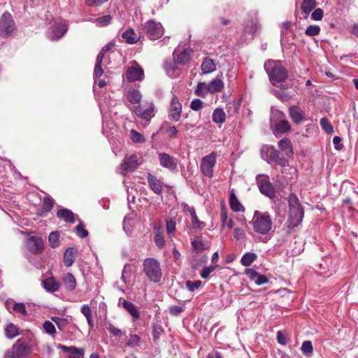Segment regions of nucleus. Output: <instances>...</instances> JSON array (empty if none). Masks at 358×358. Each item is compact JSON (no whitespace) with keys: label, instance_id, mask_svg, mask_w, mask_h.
<instances>
[{"label":"nucleus","instance_id":"obj_34","mask_svg":"<svg viewBox=\"0 0 358 358\" xmlns=\"http://www.w3.org/2000/svg\"><path fill=\"white\" fill-rule=\"evenodd\" d=\"M209 93L214 94L215 92H220L224 87L223 82L218 78L213 79L207 85Z\"/></svg>","mask_w":358,"mask_h":358},{"label":"nucleus","instance_id":"obj_29","mask_svg":"<svg viewBox=\"0 0 358 358\" xmlns=\"http://www.w3.org/2000/svg\"><path fill=\"white\" fill-rule=\"evenodd\" d=\"M77 250L73 247L68 248L64 254V263L67 267L73 265L75 262V255Z\"/></svg>","mask_w":358,"mask_h":358},{"label":"nucleus","instance_id":"obj_58","mask_svg":"<svg viewBox=\"0 0 358 358\" xmlns=\"http://www.w3.org/2000/svg\"><path fill=\"white\" fill-rule=\"evenodd\" d=\"M320 32V27L317 25H310L308 26L306 31V35L308 36H315L319 35Z\"/></svg>","mask_w":358,"mask_h":358},{"label":"nucleus","instance_id":"obj_15","mask_svg":"<svg viewBox=\"0 0 358 358\" xmlns=\"http://www.w3.org/2000/svg\"><path fill=\"white\" fill-rule=\"evenodd\" d=\"M28 250L34 254H39L43 251L44 243L42 238L32 236L28 238L27 241Z\"/></svg>","mask_w":358,"mask_h":358},{"label":"nucleus","instance_id":"obj_3","mask_svg":"<svg viewBox=\"0 0 358 358\" xmlns=\"http://www.w3.org/2000/svg\"><path fill=\"white\" fill-rule=\"evenodd\" d=\"M255 231L259 234L266 235L271 229L272 220L268 213H261L255 210L253 218L250 222Z\"/></svg>","mask_w":358,"mask_h":358},{"label":"nucleus","instance_id":"obj_37","mask_svg":"<svg viewBox=\"0 0 358 358\" xmlns=\"http://www.w3.org/2000/svg\"><path fill=\"white\" fill-rule=\"evenodd\" d=\"M282 90L281 88L280 90L273 89L272 94L282 102L288 101L292 98L293 94Z\"/></svg>","mask_w":358,"mask_h":358},{"label":"nucleus","instance_id":"obj_40","mask_svg":"<svg viewBox=\"0 0 358 358\" xmlns=\"http://www.w3.org/2000/svg\"><path fill=\"white\" fill-rule=\"evenodd\" d=\"M257 255L255 252H248L245 253L241 259V264L244 266H249L256 260Z\"/></svg>","mask_w":358,"mask_h":358},{"label":"nucleus","instance_id":"obj_30","mask_svg":"<svg viewBox=\"0 0 358 358\" xmlns=\"http://www.w3.org/2000/svg\"><path fill=\"white\" fill-rule=\"evenodd\" d=\"M126 99L131 104H138L141 101L142 95L138 90L131 89L127 92Z\"/></svg>","mask_w":358,"mask_h":358},{"label":"nucleus","instance_id":"obj_51","mask_svg":"<svg viewBox=\"0 0 358 358\" xmlns=\"http://www.w3.org/2000/svg\"><path fill=\"white\" fill-rule=\"evenodd\" d=\"M52 320L55 322L58 329L61 331H64L67 325L69 324L68 320L66 318L52 317Z\"/></svg>","mask_w":358,"mask_h":358},{"label":"nucleus","instance_id":"obj_5","mask_svg":"<svg viewBox=\"0 0 358 358\" xmlns=\"http://www.w3.org/2000/svg\"><path fill=\"white\" fill-rule=\"evenodd\" d=\"M261 157L268 164L278 165L285 167L288 164L287 160L274 147L265 145L261 150Z\"/></svg>","mask_w":358,"mask_h":358},{"label":"nucleus","instance_id":"obj_48","mask_svg":"<svg viewBox=\"0 0 358 358\" xmlns=\"http://www.w3.org/2000/svg\"><path fill=\"white\" fill-rule=\"evenodd\" d=\"M320 123L321 127L327 134H331L334 132L333 126L331 125V122H329L327 117H324L321 118Z\"/></svg>","mask_w":358,"mask_h":358},{"label":"nucleus","instance_id":"obj_1","mask_svg":"<svg viewBox=\"0 0 358 358\" xmlns=\"http://www.w3.org/2000/svg\"><path fill=\"white\" fill-rule=\"evenodd\" d=\"M264 68L273 85L281 89L289 88V84L285 83L288 76L287 71L280 61L268 59L264 62Z\"/></svg>","mask_w":358,"mask_h":358},{"label":"nucleus","instance_id":"obj_22","mask_svg":"<svg viewBox=\"0 0 358 358\" xmlns=\"http://www.w3.org/2000/svg\"><path fill=\"white\" fill-rule=\"evenodd\" d=\"M289 116L295 124H299L304 120L303 111L298 106H293L289 109Z\"/></svg>","mask_w":358,"mask_h":358},{"label":"nucleus","instance_id":"obj_7","mask_svg":"<svg viewBox=\"0 0 358 358\" xmlns=\"http://www.w3.org/2000/svg\"><path fill=\"white\" fill-rule=\"evenodd\" d=\"M15 29V23L8 12H5L0 18V36L7 38L13 34Z\"/></svg>","mask_w":358,"mask_h":358},{"label":"nucleus","instance_id":"obj_64","mask_svg":"<svg viewBox=\"0 0 358 358\" xmlns=\"http://www.w3.org/2000/svg\"><path fill=\"white\" fill-rule=\"evenodd\" d=\"M185 310V306H171L169 307V313L173 316H178Z\"/></svg>","mask_w":358,"mask_h":358},{"label":"nucleus","instance_id":"obj_45","mask_svg":"<svg viewBox=\"0 0 358 358\" xmlns=\"http://www.w3.org/2000/svg\"><path fill=\"white\" fill-rule=\"evenodd\" d=\"M275 129L278 133L284 134L291 129V125L287 120H280L276 123Z\"/></svg>","mask_w":358,"mask_h":358},{"label":"nucleus","instance_id":"obj_14","mask_svg":"<svg viewBox=\"0 0 358 358\" xmlns=\"http://www.w3.org/2000/svg\"><path fill=\"white\" fill-rule=\"evenodd\" d=\"M69 25L66 22H56L50 28L49 37L52 40H58L68 31Z\"/></svg>","mask_w":358,"mask_h":358},{"label":"nucleus","instance_id":"obj_38","mask_svg":"<svg viewBox=\"0 0 358 358\" xmlns=\"http://www.w3.org/2000/svg\"><path fill=\"white\" fill-rule=\"evenodd\" d=\"M192 248L196 253H200L208 249V246L201 238H197L191 241Z\"/></svg>","mask_w":358,"mask_h":358},{"label":"nucleus","instance_id":"obj_47","mask_svg":"<svg viewBox=\"0 0 358 358\" xmlns=\"http://www.w3.org/2000/svg\"><path fill=\"white\" fill-rule=\"evenodd\" d=\"M207 85L205 83H199L195 89L194 94L198 96H206L209 93Z\"/></svg>","mask_w":358,"mask_h":358},{"label":"nucleus","instance_id":"obj_20","mask_svg":"<svg viewBox=\"0 0 358 358\" xmlns=\"http://www.w3.org/2000/svg\"><path fill=\"white\" fill-rule=\"evenodd\" d=\"M147 180L150 188L157 195H161L162 193V182L157 178L156 176L148 173Z\"/></svg>","mask_w":358,"mask_h":358},{"label":"nucleus","instance_id":"obj_13","mask_svg":"<svg viewBox=\"0 0 358 358\" xmlns=\"http://www.w3.org/2000/svg\"><path fill=\"white\" fill-rule=\"evenodd\" d=\"M20 358H29L31 353L30 346L22 339H18L10 348Z\"/></svg>","mask_w":358,"mask_h":358},{"label":"nucleus","instance_id":"obj_6","mask_svg":"<svg viewBox=\"0 0 358 358\" xmlns=\"http://www.w3.org/2000/svg\"><path fill=\"white\" fill-rule=\"evenodd\" d=\"M143 31L150 40L155 41L163 36L164 29L160 22L150 20L144 23Z\"/></svg>","mask_w":358,"mask_h":358},{"label":"nucleus","instance_id":"obj_11","mask_svg":"<svg viewBox=\"0 0 358 358\" xmlns=\"http://www.w3.org/2000/svg\"><path fill=\"white\" fill-rule=\"evenodd\" d=\"M155 105L150 103L147 106L145 105H139L134 107L133 112L141 119L144 120L148 124L150 120L155 116Z\"/></svg>","mask_w":358,"mask_h":358},{"label":"nucleus","instance_id":"obj_18","mask_svg":"<svg viewBox=\"0 0 358 358\" xmlns=\"http://www.w3.org/2000/svg\"><path fill=\"white\" fill-rule=\"evenodd\" d=\"M245 274L257 285H262L268 282V278L265 275L258 273L254 268L246 269Z\"/></svg>","mask_w":358,"mask_h":358},{"label":"nucleus","instance_id":"obj_42","mask_svg":"<svg viewBox=\"0 0 358 358\" xmlns=\"http://www.w3.org/2000/svg\"><path fill=\"white\" fill-rule=\"evenodd\" d=\"M59 237L60 234L59 231H52L48 236V243L50 247L52 248L59 247L60 245Z\"/></svg>","mask_w":358,"mask_h":358},{"label":"nucleus","instance_id":"obj_16","mask_svg":"<svg viewBox=\"0 0 358 358\" xmlns=\"http://www.w3.org/2000/svg\"><path fill=\"white\" fill-rule=\"evenodd\" d=\"M158 158L160 165L171 171H174L177 169L176 159L170 155L165 152L158 154Z\"/></svg>","mask_w":358,"mask_h":358},{"label":"nucleus","instance_id":"obj_35","mask_svg":"<svg viewBox=\"0 0 358 358\" xmlns=\"http://www.w3.org/2000/svg\"><path fill=\"white\" fill-rule=\"evenodd\" d=\"M315 0H303L301 5V9L306 16L310 14L316 7Z\"/></svg>","mask_w":358,"mask_h":358},{"label":"nucleus","instance_id":"obj_55","mask_svg":"<svg viewBox=\"0 0 358 358\" xmlns=\"http://www.w3.org/2000/svg\"><path fill=\"white\" fill-rule=\"evenodd\" d=\"M45 332L49 335L55 336L56 334V329L53 323L50 321H45L43 324Z\"/></svg>","mask_w":358,"mask_h":358},{"label":"nucleus","instance_id":"obj_25","mask_svg":"<svg viewBox=\"0 0 358 358\" xmlns=\"http://www.w3.org/2000/svg\"><path fill=\"white\" fill-rule=\"evenodd\" d=\"M43 288L49 292H55L59 290V283L54 278H48L43 280Z\"/></svg>","mask_w":358,"mask_h":358},{"label":"nucleus","instance_id":"obj_4","mask_svg":"<svg viewBox=\"0 0 358 358\" xmlns=\"http://www.w3.org/2000/svg\"><path fill=\"white\" fill-rule=\"evenodd\" d=\"M143 272L149 280L157 283L161 281L162 271L159 262L152 257L146 258L143 263Z\"/></svg>","mask_w":358,"mask_h":358},{"label":"nucleus","instance_id":"obj_56","mask_svg":"<svg viewBox=\"0 0 358 358\" xmlns=\"http://www.w3.org/2000/svg\"><path fill=\"white\" fill-rule=\"evenodd\" d=\"M301 350L305 355H310V354H312L313 348L311 341H303L301 347Z\"/></svg>","mask_w":358,"mask_h":358},{"label":"nucleus","instance_id":"obj_28","mask_svg":"<svg viewBox=\"0 0 358 358\" xmlns=\"http://www.w3.org/2000/svg\"><path fill=\"white\" fill-rule=\"evenodd\" d=\"M57 216L64 220L66 222L73 223L75 222L74 213L68 208H62L57 212Z\"/></svg>","mask_w":358,"mask_h":358},{"label":"nucleus","instance_id":"obj_57","mask_svg":"<svg viewBox=\"0 0 358 358\" xmlns=\"http://www.w3.org/2000/svg\"><path fill=\"white\" fill-rule=\"evenodd\" d=\"M164 67L166 72V74L169 77L173 78L176 76L175 72L177 70V68L176 67L174 64H172L171 62H166L164 64Z\"/></svg>","mask_w":358,"mask_h":358},{"label":"nucleus","instance_id":"obj_44","mask_svg":"<svg viewBox=\"0 0 358 358\" xmlns=\"http://www.w3.org/2000/svg\"><path fill=\"white\" fill-rule=\"evenodd\" d=\"M141 341V337L135 334H130L128 341L125 343V347L128 348H136L140 346Z\"/></svg>","mask_w":358,"mask_h":358},{"label":"nucleus","instance_id":"obj_23","mask_svg":"<svg viewBox=\"0 0 358 358\" xmlns=\"http://www.w3.org/2000/svg\"><path fill=\"white\" fill-rule=\"evenodd\" d=\"M229 206L231 210L236 213L243 212L245 210V208L236 196L234 189H231L229 194Z\"/></svg>","mask_w":358,"mask_h":358},{"label":"nucleus","instance_id":"obj_32","mask_svg":"<svg viewBox=\"0 0 358 358\" xmlns=\"http://www.w3.org/2000/svg\"><path fill=\"white\" fill-rule=\"evenodd\" d=\"M279 148L285 155L289 157L293 153L291 141L287 138H284L278 142Z\"/></svg>","mask_w":358,"mask_h":358},{"label":"nucleus","instance_id":"obj_52","mask_svg":"<svg viewBox=\"0 0 358 358\" xmlns=\"http://www.w3.org/2000/svg\"><path fill=\"white\" fill-rule=\"evenodd\" d=\"M259 29V24L257 22H252L251 26H248L244 29V34L250 36V38H252L255 34Z\"/></svg>","mask_w":358,"mask_h":358},{"label":"nucleus","instance_id":"obj_27","mask_svg":"<svg viewBox=\"0 0 358 358\" xmlns=\"http://www.w3.org/2000/svg\"><path fill=\"white\" fill-rule=\"evenodd\" d=\"M159 130L169 138H176L178 134V130L176 127L170 125L166 122L163 123Z\"/></svg>","mask_w":358,"mask_h":358},{"label":"nucleus","instance_id":"obj_53","mask_svg":"<svg viewBox=\"0 0 358 358\" xmlns=\"http://www.w3.org/2000/svg\"><path fill=\"white\" fill-rule=\"evenodd\" d=\"M63 349L66 352H69L71 354H73L75 355L79 356L80 358H83L84 355H85V351H84L83 348H78L74 346H71V347H63Z\"/></svg>","mask_w":358,"mask_h":358},{"label":"nucleus","instance_id":"obj_49","mask_svg":"<svg viewBox=\"0 0 358 358\" xmlns=\"http://www.w3.org/2000/svg\"><path fill=\"white\" fill-rule=\"evenodd\" d=\"M130 138L135 143H142L145 141V138L135 129L130 131Z\"/></svg>","mask_w":358,"mask_h":358},{"label":"nucleus","instance_id":"obj_36","mask_svg":"<svg viewBox=\"0 0 358 358\" xmlns=\"http://www.w3.org/2000/svg\"><path fill=\"white\" fill-rule=\"evenodd\" d=\"M166 230L169 238L172 240L176 231V223L173 218L168 217L166 219Z\"/></svg>","mask_w":358,"mask_h":358},{"label":"nucleus","instance_id":"obj_33","mask_svg":"<svg viewBox=\"0 0 358 358\" xmlns=\"http://www.w3.org/2000/svg\"><path fill=\"white\" fill-rule=\"evenodd\" d=\"M201 69L203 73H210L216 69V64L213 59L206 57L203 60Z\"/></svg>","mask_w":358,"mask_h":358},{"label":"nucleus","instance_id":"obj_39","mask_svg":"<svg viewBox=\"0 0 358 358\" xmlns=\"http://www.w3.org/2000/svg\"><path fill=\"white\" fill-rule=\"evenodd\" d=\"M226 119V114L222 108H217L214 110L212 120L215 123H223Z\"/></svg>","mask_w":358,"mask_h":358},{"label":"nucleus","instance_id":"obj_43","mask_svg":"<svg viewBox=\"0 0 358 358\" xmlns=\"http://www.w3.org/2000/svg\"><path fill=\"white\" fill-rule=\"evenodd\" d=\"M19 334V329L13 323L8 324L5 328V335L9 339L14 338Z\"/></svg>","mask_w":358,"mask_h":358},{"label":"nucleus","instance_id":"obj_10","mask_svg":"<svg viewBox=\"0 0 358 358\" xmlns=\"http://www.w3.org/2000/svg\"><path fill=\"white\" fill-rule=\"evenodd\" d=\"M257 185L260 192L270 199L275 197V189L273 184L269 181L268 176L257 177Z\"/></svg>","mask_w":358,"mask_h":358},{"label":"nucleus","instance_id":"obj_24","mask_svg":"<svg viewBox=\"0 0 358 358\" xmlns=\"http://www.w3.org/2000/svg\"><path fill=\"white\" fill-rule=\"evenodd\" d=\"M62 282L65 289L70 292L73 291L77 285L76 279L71 273H67L64 275Z\"/></svg>","mask_w":358,"mask_h":358},{"label":"nucleus","instance_id":"obj_61","mask_svg":"<svg viewBox=\"0 0 358 358\" xmlns=\"http://www.w3.org/2000/svg\"><path fill=\"white\" fill-rule=\"evenodd\" d=\"M132 273V266L131 264H127L124 265L122 273V280L126 283L128 278H130V275Z\"/></svg>","mask_w":358,"mask_h":358},{"label":"nucleus","instance_id":"obj_46","mask_svg":"<svg viewBox=\"0 0 358 358\" xmlns=\"http://www.w3.org/2000/svg\"><path fill=\"white\" fill-rule=\"evenodd\" d=\"M55 201L54 199L49 195H46L44 197L42 210L44 213H49L52 210L54 206Z\"/></svg>","mask_w":358,"mask_h":358},{"label":"nucleus","instance_id":"obj_19","mask_svg":"<svg viewBox=\"0 0 358 358\" xmlns=\"http://www.w3.org/2000/svg\"><path fill=\"white\" fill-rule=\"evenodd\" d=\"M153 241L155 243L156 246L159 249H162L165 246V239H164V229L162 225H155L153 227Z\"/></svg>","mask_w":358,"mask_h":358},{"label":"nucleus","instance_id":"obj_54","mask_svg":"<svg viewBox=\"0 0 358 358\" xmlns=\"http://www.w3.org/2000/svg\"><path fill=\"white\" fill-rule=\"evenodd\" d=\"M217 265H214L212 264L209 266L203 267L200 273L201 277L203 279H206L207 278H208L210 274L217 268Z\"/></svg>","mask_w":358,"mask_h":358},{"label":"nucleus","instance_id":"obj_62","mask_svg":"<svg viewBox=\"0 0 358 358\" xmlns=\"http://www.w3.org/2000/svg\"><path fill=\"white\" fill-rule=\"evenodd\" d=\"M201 285V280H187L186 281V287L188 289V290L191 292H194L196 289L199 288Z\"/></svg>","mask_w":358,"mask_h":358},{"label":"nucleus","instance_id":"obj_8","mask_svg":"<svg viewBox=\"0 0 358 358\" xmlns=\"http://www.w3.org/2000/svg\"><path fill=\"white\" fill-rule=\"evenodd\" d=\"M138 165V158L136 155L126 156L120 167H118L117 172L122 175H125L127 173L134 171Z\"/></svg>","mask_w":358,"mask_h":358},{"label":"nucleus","instance_id":"obj_21","mask_svg":"<svg viewBox=\"0 0 358 358\" xmlns=\"http://www.w3.org/2000/svg\"><path fill=\"white\" fill-rule=\"evenodd\" d=\"M123 300L122 306L127 311V313L132 317L134 321H137L140 318V313L136 306L131 301L124 299L123 298L120 299V301Z\"/></svg>","mask_w":358,"mask_h":358},{"label":"nucleus","instance_id":"obj_31","mask_svg":"<svg viewBox=\"0 0 358 358\" xmlns=\"http://www.w3.org/2000/svg\"><path fill=\"white\" fill-rule=\"evenodd\" d=\"M122 38L127 44H134L139 39V36L136 35L134 30L131 28H129L124 31L122 34Z\"/></svg>","mask_w":358,"mask_h":358},{"label":"nucleus","instance_id":"obj_2","mask_svg":"<svg viewBox=\"0 0 358 358\" xmlns=\"http://www.w3.org/2000/svg\"><path fill=\"white\" fill-rule=\"evenodd\" d=\"M289 214L287 227L294 229L298 227L303 221L304 210L298 197L294 193L288 196Z\"/></svg>","mask_w":358,"mask_h":358},{"label":"nucleus","instance_id":"obj_12","mask_svg":"<svg viewBox=\"0 0 358 358\" xmlns=\"http://www.w3.org/2000/svg\"><path fill=\"white\" fill-rule=\"evenodd\" d=\"M182 113V104L179 101L178 98L176 95L173 94L171 101L170 106L168 109L169 119L173 122H178Z\"/></svg>","mask_w":358,"mask_h":358},{"label":"nucleus","instance_id":"obj_26","mask_svg":"<svg viewBox=\"0 0 358 358\" xmlns=\"http://www.w3.org/2000/svg\"><path fill=\"white\" fill-rule=\"evenodd\" d=\"M190 50L185 49L180 52L178 55H176V50L173 52V56L175 57V63L185 65L190 60Z\"/></svg>","mask_w":358,"mask_h":358},{"label":"nucleus","instance_id":"obj_50","mask_svg":"<svg viewBox=\"0 0 358 358\" xmlns=\"http://www.w3.org/2000/svg\"><path fill=\"white\" fill-rule=\"evenodd\" d=\"M85 225L80 220H79V224L75 227V231L77 235L81 238H84L88 236V231L85 229Z\"/></svg>","mask_w":358,"mask_h":358},{"label":"nucleus","instance_id":"obj_60","mask_svg":"<svg viewBox=\"0 0 358 358\" xmlns=\"http://www.w3.org/2000/svg\"><path fill=\"white\" fill-rule=\"evenodd\" d=\"M107 329L110 332V334H112L114 336L116 337H120L123 335H125V332L122 331L121 329L116 328L113 326V324L109 323L107 327Z\"/></svg>","mask_w":358,"mask_h":358},{"label":"nucleus","instance_id":"obj_63","mask_svg":"<svg viewBox=\"0 0 358 358\" xmlns=\"http://www.w3.org/2000/svg\"><path fill=\"white\" fill-rule=\"evenodd\" d=\"M13 309L17 313H20L24 316L27 315V310L26 309L25 305L23 303H15L13 305Z\"/></svg>","mask_w":358,"mask_h":358},{"label":"nucleus","instance_id":"obj_9","mask_svg":"<svg viewBox=\"0 0 358 358\" xmlns=\"http://www.w3.org/2000/svg\"><path fill=\"white\" fill-rule=\"evenodd\" d=\"M216 163V155L214 152L205 156L201 162V173L206 177L212 178L213 176V168Z\"/></svg>","mask_w":358,"mask_h":358},{"label":"nucleus","instance_id":"obj_41","mask_svg":"<svg viewBox=\"0 0 358 358\" xmlns=\"http://www.w3.org/2000/svg\"><path fill=\"white\" fill-rule=\"evenodd\" d=\"M164 331L161 324V322L159 321L155 322L152 325V331L153 341L155 342H157L159 339L160 336L162 334H164Z\"/></svg>","mask_w":358,"mask_h":358},{"label":"nucleus","instance_id":"obj_17","mask_svg":"<svg viewBox=\"0 0 358 358\" xmlns=\"http://www.w3.org/2000/svg\"><path fill=\"white\" fill-rule=\"evenodd\" d=\"M126 77L130 82L140 81L143 79V69L138 64L129 67L126 71Z\"/></svg>","mask_w":358,"mask_h":358},{"label":"nucleus","instance_id":"obj_59","mask_svg":"<svg viewBox=\"0 0 358 358\" xmlns=\"http://www.w3.org/2000/svg\"><path fill=\"white\" fill-rule=\"evenodd\" d=\"M112 17L109 15H103L96 19V23L98 26L105 27L108 25L111 22Z\"/></svg>","mask_w":358,"mask_h":358}]
</instances>
